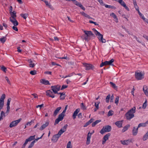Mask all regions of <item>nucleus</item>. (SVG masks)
<instances>
[{"mask_svg":"<svg viewBox=\"0 0 148 148\" xmlns=\"http://www.w3.org/2000/svg\"><path fill=\"white\" fill-rule=\"evenodd\" d=\"M136 108L134 107L129 110L125 114L127 120H130L134 116V113L136 112Z\"/></svg>","mask_w":148,"mask_h":148,"instance_id":"1","label":"nucleus"},{"mask_svg":"<svg viewBox=\"0 0 148 148\" xmlns=\"http://www.w3.org/2000/svg\"><path fill=\"white\" fill-rule=\"evenodd\" d=\"M83 31L85 34L82 36V37H83V39L85 40L86 41H88L90 40V36L94 35L93 34L91 31L85 30H83Z\"/></svg>","mask_w":148,"mask_h":148,"instance_id":"2","label":"nucleus"},{"mask_svg":"<svg viewBox=\"0 0 148 148\" xmlns=\"http://www.w3.org/2000/svg\"><path fill=\"white\" fill-rule=\"evenodd\" d=\"M94 33L98 36L99 40L102 43H105L106 42V40L105 39L103 38V35L101 34L99 32H98L95 29H92Z\"/></svg>","mask_w":148,"mask_h":148,"instance_id":"3","label":"nucleus"},{"mask_svg":"<svg viewBox=\"0 0 148 148\" xmlns=\"http://www.w3.org/2000/svg\"><path fill=\"white\" fill-rule=\"evenodd\" d=\"M111 130V127L110 125H106L103 127L102 129L100 131V133L101 134H103L104 133L106 132H110Z\"/></svg>","mask_w":148,"mask_h":148,"instance_id":"4","label":"nucleus"},{"mask_svg":"<svg viewBox=\"0 0 148 148\" xmlns=\"http://www.w3.org/2000/svg\"><path fill=\"white\" fill-rule=\"evenodd\" d=\"M135 77L138 80H141L144 78V73L136 72L135 73Z\"/></svg>","mask_w":148,"mask_h":148,"instance_id":"5","label":"nucleus"},{"mask_svg":"<svg viewBox=\"0 0 148 148\" xmlns=\"http://www.w3.org/2000/svg\"><path fill=\"white\" fill-rule=\"evenodd\" d=\"M35 135L31 136L28 138L25 141V143L23 145V147L21 148H24L27 143L28 142L31 141L35 139Z\"/></svg>","mask_w":148,"mask_h":148,"instance_id":"6","label":"nucleus"},{"mask_svg":"<svg viewBox=\"0 0 148 148\" xmlns=\"http://www.w3.org/2000/svg\"><path fill=\"white\" fill-rule=\"evenodd\" d=\"M60 87L61 86L59 85L52 86L51 87V90L55 94L57 93V92L60 90Z\"/></svg>","mask_w":148,"mask_h":148,"instance_id":"7","label":"nucleus"},{"mask_svg":"<svg viewBox=\"0 0 148 148\" xmlns=\"http://www.w3.org/2000/svg\"><path fill=\"white\" fill-rule=\"evenodd\" d=\"M114 61V60L113 59H112L110 61H106L104 62H102L100 64V66L102 67L104 66L108 65H111L112 63Z\"/></svg>","mask_w":148,"mask_h":148,"instance_id":"8","label":"nucleus"},{"mask_svg":"<svg viewBox=\"0 0 148 148\" xmlns=\"http://www.w3.org/2000/svg\"><path fill=\"white\" fill-rule=\"evenodd\" d=\"M21 119L14 121L12 122L10 125V127L11 128L16 126L21 121Z\"/></svg>","mask_w":148,"mask_h":148,"instance_id":"9","label":"nucleus"},{"mask_svg":"<svg viewBox=\"0 0 148 148\" xmlns=\"http://www.w3.org/2000/svg\"><path fill=\"white\" fill-rule=\"evenodd\" d=\"M61 135L58 133V134L55 135L53 136L51 139V140L54 142H56Z\"/></svg>","mask_w":148,"mask_h":148,"instance_id":"10","label":"nucleus"},{"mask_svg":"<svg viewBox=\"0 0 148 148\" xmlns=\"http://www.w3.org/2000/svg\"><path fill=\"white\" fill-rule=\"evenodd\" d=\"M83 64L85 67L86 69V70H90L93 67L92 65L89 64L84 63H83Z\"/></svg>","mask_w":148,"mask_h":148,"instance_id":"11","label":"nucleus"},{"mask_svg":"<svg viewBox=\"0 0 148 148\" xmlns=\"http://www.w3.org/2000/svg\"><path fill=\"white\" fill-rule=\"evenodd\" d=\"M110 135V134L108 133L104 136L102 140V144H105L106 141L108 140L109 137Z\"/></svg>","mask_w":148,"mask_h":148,"instance_id":"12","label":"nucleus"},{"mask_svg":"<svg viewBox=\"0 0 148 148\" xmlns=\"http://www.w3.org/2000/svg\"><path fill=\"white\" fill-rule=\"evenodd\" d=\"M68 125L67 124H66L64 126H63L59 131L58 132V133L61 135L65 132L66 130V128L67 127Z\"/></svg>","mask_w":148,"mask_h":148,"instance_id":"13","label":"nucleus"},{"mask_svg":"<svg viewBox=\"0 0 148 148\" xmlns=\"http://www.w3.org/2000/svg\"><path fill=\"white\" fill-rule=\"evenodd\" d=\"M92 134V133H90V132H89L88 134L87 140L86 143V144L87 145H88L90 143V139Z\"/></svg>","mask_w":148,"mask_h":148,"instance_id":"14","label":"nucleus"},{"mask_svg":"<svg viewBox=\"0 0 148 148\" xmlns=\"http://www.w3.org/2000/svg\"><path fill=\"white\" fill-rule=\"evenodd\" d=\"M46 95L50 97L53 98L55 97V95L53 94V92L50 90H48L46 92Z\"/></svg>","mask_w":148,"mask_h":148,"instance_id":"15","label":"nucleus"},{"mask_svg":"<svg viewBox=\"0 0 148 148\" xmlns=\"http://www.w3.org/2000/svg\"><path fill=\"white\" fill-rule=\"evenodd\" d=\"M10 13L11 15V16L10 18V19H16V12L14 11L13 12Z\"/></svg>","mask_w":148,"mask_h":148,"instance_id":"16","label":"nucleus"},{"mask_svg":"<svg viewBox=\"0 0 148 148\" xmlns=\"http://www.w3.org/2000/svg\"><path fill=\"white\" fill-rule=\"evenodd\" d=\"M121 142L123 145H128L131 142V140L129 139L124 140H121Z\"/></svg>","mask_w":148,"mask_h":148,"instance_id":"17","label":"nucleus"},{"mask_svg":"<svg viewBox=\"0 0 148 148\" xmlns=\"http://www.w3.org/2000/svg\"><path fill=\"white\" fill-rule=\"evenodd\" d=\"M49 123V121H47L45 124H43L40 127V130H43L48 125Z\"/></svg>","mask_w":148,"mask_h":148,"instance_id":"18","label":"nucleus"},{"mask_svg":"<svg viewBox=\"0 0 148 148\" xmlns=\"http://www.w3.org/2000/svg\"><path fill=\"white\" fill-rule=\"evenodd\" d=\"M143 90L145 94L148 96V88L146 86H144L143 88Z\"/></svg>","mask_w":148,"mask_h":148,"instance_id":"19","label":"nucleus"},{"mask_svg":"<svg viewBox=\"0 0 148 148\" xmlns=\"http://www.w3.org/2000/svg\"><path fill=\"white\" fill-rule=\"evenodd\" d=\"M79 109L78 108L76 109L75 110L74 112L73 115V119H74L76 118V116L77 115V114L79 112Z\"/></svg>","mask_w":148,"mask_h":148,"instance_id":"20","label":"nucleus"},{"mask_svg":"<svg viewBox=\"0 0 148 148\" xmlns=\"http://www.w3.org/2000/svg\"><path fill=\"white\" fill-rule=\"evenodd\" d=\"M61 107H58L54 111L53 114V116H56L58 114V113L59 112L60 110H61Z\"/></svg>","mask_w":148,"mask_h":148,"instance_id":"21","label":"nucleus"},{"mask_svg":"<svg viewBox=\"0 0 148 148\" xmlns=\"http://www.w3.org/2000/svg\"><path fill=\"white\" fill-rule=\"evenodd\" d=\"M40 82L44 85H50L49 81L46 80L44 79H42L40 80Z\"/></svg>","mask_w":148,"mask_h":148,"instance_id":"22","label":"nucleus"},{"mask_svg":"<svg viewBox=\"0 0 148 148\" xmlns=\"http://www.w3.org/2000/svg\"><path fill=\"white\" fill-rule=\"evenodd\" d=\"M10 21L13 23L14 26H17L18 25V23L16 19H10Z\"/></svg>","mask_w":148,"mask_h":148,"instance_id":"23","label":"nucleus"},{"mask_svg":"<svg viewBox=\"0 0 148 148\" xmlns=\"http://www.w3.org/2000/svg\"><path fill=\"white\" fill-rule=\"evenodd\" d=\"M45 3L46 5L51 9L52 10H53V8L52 6L51 5L50 3H49L46 0L43 1Z\"/></svg>","mask_w":148,"mask_h":148,"instance_id":"24","label":"nucleus"},{"mask_svg":"<svg viewBox=\"0 0 148 148\" xmlns=\"http://www.w3.org/2000/svg\"><path fill=\"white\" fill-rule=\"evenodd\" d=\"M148 124V120L145 123H142L139 124L138 126V127L139 128L141 127H145L147 125V124Z\"/></svg>","mask_w":148,"mask_h":148,"instance_id":"25","label":"nucleus"},{"mask_svg":"<svg viewBox=\"0 0 148 148\" xmlns=\"http://www.w3.org/2000/svg\"><path fill=\"white\" fill-rule=\"evenodd\" d=\"M138 127L137 128H136L135 127H134L132 130V134L134 136L136 135L138 133Z\"/></svg>","mask_w":148,"mask_h":148,"instance_id":"26","label":"nucleus"},{"mask_svg":"<svg viewBox=\"0 0 148 148\" xmlns=\"http://www.w3.org/2000/svg\"><path fill=\"white\" fill-rule=\"evenodd\" d=\"M115 124L119 127H122V121H119L116 122Z\"/></svg>","mask_w":148,"mask_h":148,"instance_id":"27","label":"nucleus"},{"mask_svg":"<svg viewBox=\"0 0 148 148\" xmlns=\"http://www.w3.org/2000/svg\"><path fill=\"white\" fill-rule=\"evenodd\" d=\"M28 62L29 63V66L30 67L33 68L35 66V64L31 60H29Z\"/></svg>","mask_w":148,"mask_h":148,"instance_id":"28","label":"nucleus"},{"mask_svg":"<svg viewBox=\"0 0 148 148\" xmlns=\"http://www.w3.org/2000/svg\"><path fill=\"white\" fill-rule=\"evenodd\" d=\"M101 121V120L100 119L97 120L95 122L92 123V127L95 126L97 124Z\"/></svg>","mask_w":148,"mask_h":148,"instance_id":"29","label":"nucleus"},{"mask_svg":"<svg viewBox=\"0 0 148 148\" xmlns=\"http://www.w3.org/2000/svg\"><path fill=\"white\" fill-rule=\"evenodd\" d=\"M5 113L4 112L2 111L1 113V115L0 117V121L3 119V118L5 117Z\"/></svg>","mask_w":148,"mask_h":148,"instance_id":"30","label":"nucleus"},{"mask_svg":"<svg viewBox=\"0 0 148 148\" xmlns=\"http://www.w3.org/2000/svg\"><path fill=\"white\" fill-rule=\"evenodd\" d=\"M133 4L134 5V7L136 9V10H137L139 9V8L137 5L136 2L135 0H134L133 1Z\"/></svg>","mask_w":148,"mask_h":148,"instance_id":"31","label":"nucleus"},{"mask_svg":"<svg viewBox=\"0 0 148 148\" xmlns=\"http://www.w3.org/2000/svg\"><path fill=\"white\" fill-rule=\"evenodd\" d=\"M148 138V131L143 136V140L144 141L146 140Z\"/></svg>","mask_w":148,"mask_h":148,"instance_id":"32","label":"nucleus"},{"mask_svg":"<svg viewBox=\"0 0 148 148\" xmlns=\"http://www.w3.org/2000/svg\"><path fill=\"white\" fill-rule=\"evenodd\" d=\"M21 16L25 19H26L28 16L27 13L21 14H20Z\"/></svg>","mask_w":148,"mask_h":148,"instance_id":"33","label":"nucleus"},{"mask_svg":"<svg viewBox=\"0 0 148 148\" xmlns=\"http://www.w3.org/2000/svg\"><path fill=\"white\" fill-rule=\"evenodd\" d=\"M110 16L114 18L116 20V22H118V19L117 17V16L114 13H111L110 14Z\"/></svg>","mask_w":148,"mask_h":148,"instance_id":"34","label":"nucleus"},{"mask_svg":"<svg viewBox=\"0 0 148 148\" xmlns=\"http://www.w3.org/2000/svg\"><path fill=\"white\" fill-rule=\"evenodd\" d=\"M65 97V93L64 92L62 93L61 94V95L60 96V99L61 100H63L64 99Z\"/></svg>","mask_w":148,"mask_h":148,"instance_id":"35","label":"nucleus"},{"mask_svg":"<svg viewBox=\"0 0 148 148\" xmlns=\"http://www.w3.org/2000/svg\"><path fill=\"white\" fill-rule=\"evenodd\" d=\"M130 127V125H127L125 126L122 130V132H124L126 131Z\"/></svg>","mask_w":148,"mask_h":148,"instance_id":"36","label":"nucleus"},{"mask_svg":"<svg viewBox=\"0 0 148 148\" xmlns=\"http://www.w3.org/2000/svg\"><path fill=\"white\" fill-rule=\"evenodd\" d=\"M76 5L80 7V8H81L83 10H85V8L82 5L81 3H79V2L77 3V4Z\"/></svg>","mask_w":148,"mask_h":148,"instance_id":"37","label":"nucleus"},{"mask_svg":"<svg viewBox=\"0 0 148 148\" xmlns=\"http://www.w3.org/2000/svg\"><path fill=\"white\" fill-rule=\"evenodd\" d=\"M105 6L106 8H111L114 9H116V7L114 6L108 5H105Z\"/></svg>","mask_w":148,"mask_h":148,"instance_id":"38","label":"nucleus"},{"mask_svg":"<svg viewBox=\"0 0 148 148\" xmlns=\"http://www.w3.org/2000/svg\"><path fill=\"white\" fill-rule=\"evenodd\" d=\"M64 116V115L62 113H61L59 115L58 118L62 121L63 119Z\"/></svg>","mask_w":148,"mask_h":148,"instance_id":"39","label":"nucleus"},{"mask_svg":"<svg viewBox=\"0 0 148 148\" xmlns=\"http://www.w3.org/2000/svg\"><path fill=\"white\" fill-rule=\"evenodd\" d=\"M1 67V69L4 72L6 73L7 71V68L4 66H0Z\"/></svg>","mask_w":148,"mask_h":148,"instance_id":"40","label":"nucleus"},{"mask_svg":"<svg viewBox=\"0 0 148 148\" xmlns=\"http://www.w3.org/2000/svg\"><path fill=\"white\" fill-rule=\"evenodd\" d=\"M118 2L123 7L126 4L123 0H119V1H118Z\"/></svg>","mask_w":148,"mask_h":148,"instance_id":"41","label":"nucleus"},{"mask_svg":"<svg viewBox=\"0 0 148 148\" xmlns=\"http://www.w3.org/2000/svg\"><path fill=\"white\" fill-rule=\"evenodd\" d=\"M5 97V94H2L0 99V101L4 102V100Z\"/></svg>","mask_w":148,"mask_h":148,"instance_id":"42","label":"nucleus"},{"mask_svg":"<svg viewBox=\"0 0 148 148\" xmlns=\"http://www.w3.org/2000/svg\"><path fill=\"white\" fill-rule=\"evenodd\" d=\"M110 84L113 88H114L115 89H117V87L116 86L115 84H114L112 82H110Z\"/></svg>","mask_w":148,"mask_h":148,"instance_id":"43","label":"nucleus"},{"mask_svg":"<svg viewBox=\"0 0 148 148\" xmlns=\"http://www.w3.org/2000/svg\"><path fill=\"white\" fill-rule=\"evenodd\" d=\"M66 148H72V146L71 145V141H69L68 143Z\"/></svg>","mask_w":148,"mask_h":148,"instance_id":"44","label":"nucleus"},{"mask_svg":"<svg viewBox=\"0 0 148 148\" xmlns=\"http://www.w3.org/2000/svg\"><path fill=\"white\" fill-rule=\"evenodd\" d=\"M6 40V38L5 37H3L2 38H0V41L2 43H4Z\"/></svg>","mask_w":148,"mask_h":148,"instance_id":"45","label":"nucleus"},{"mask_svg":"<svg viewBox=\"0 0 148 148\" xmlns=\"http://www.w3.org/2000/svg\"><path fill=\"white\" fill-rule=\"evenodd\" d=\"M35 143V141H32L28 146V148H32V147L34 145Z\"/></svg>","mask_w":148,"mask_h":148,"instance_id":"46","label":"nucleus"},{"mask_svg":"<svg viewBox=\"0 0 148 148\" xmlns=\"http://www.w3.org/2000/svg\"><path fill=\"white\" fill-rule=\"evenodd\" d=\"M147 100H146L143 105V108L145 109L147 106Z\"/></svg>","mask_w":148,"mask_h":148,"instance_id":"47","label":"nucleus"},{"mask_svg":"<svg viewBox=\"0 0 148 148\" xmlns=\"http://www.w3.org/2000/svg\"><path fill=\"white\" fill-rule=\"evenodd\" d=\"M113 111L112 110H110L108 114V116H112L113 114Z\"/></svg>","mask_w":148,"mask_h":148,"instance_id":"48","label":"nucleus"},{"mask_svg":"<svg viewBox=\"0 0 148 148\" xmlns=\"http://www.w3.org/2000/svg\"><path fill=\"white\" fill-rule=\"evenodd\" d=\"M30 73L32 75H35L36 74V70L31 71L30 72Z\"/></svg>","mask_w":148,"mask_h":148,"instance_id":"49","label":"nucleus"},{"mask_svg":"<svg viewBox=\"0 0 148 148\" xmlns=\"http://www.w3.org/2000/svg\"><path fill=\"white\" fill-rule=\"evenodd\" d=\"M81 108L82 109L84 110L86 109L85 106H84L83 103H82L81 104Z\"/></svg>","mask_w":148,"mask_h":148,"instance_id":"50","label":"nucleus"},{"mask_svg":"<svg viewBox=\"0 0 148 148\" xmlns=\"http://www.w3.org/2000/svg\"><path fill=\"white\" fill-rule=\"evenodd\" d=\"M119 96H117L115 100V103L116 105H117L119 103Z\"/></svg>","mask_w":148,"mask_h":148,"instance_id":"51","label":"nucleus"},{"mask_svg":"<svg viewBox=\"0 0 148 148\" xmlns=\"http://www.w3.org/2000/svg\"><path fill=\"white\" fill-rule=\"evenodd\" d=\"M61 121L62 120H61L60 119L58 118L55 120V123H54V125H56V124H58L60 121Z\"/></svg>","mask_w":148,"mask_h":148,"instance_id":"52","label":"nucleus"},{"mask_svg":"<svg viewBox=\"0 0 148 148\" xmlns=\"http://www.w3.org/2000/svg\"><path fill=\"white\" fill-rule=\"evenodd\" d=\"M110 95H108L106 99V101L107 103H108L109 101V99L110 97Z\"/></svg>","mask_w":148,"mask_h":148,"instance_id":"53","label":"nucleus"},{"mask_svg":"<svg viewBox=\"0 0 148 148\" xmlns=\"http://www.w3.org/2000/svg\"><path fill=\"white\" fill-rule=\"evenodd\" d=\"M4 105V102L0 101V110L1 109Z\"/></svg>","mask_w":148,"mask_h":148,"instance_id":"54","label":"nucleus"},{"mask_svg":"<svg viewBox=\"0 0 148 148\" xmlns=\"http://www.w3.org/2000/svg\"><path fill=\"white\" fill-rule=\"evenodd\" d=\"M99 102H97V103H95V106L97 108V109H98L99 108Z\"/></svg>","mask_w":148,"mask_h":148,"instance_id":"55","label":"nucleus"},{"mask_svg":"<svg viewBox=\"0 0 148 148\" xmlns=\"http://www.w3.org/2000/svg\"><path fill=\"white\" fill-rule=\"evenodd\" d=\"M142 19L146 23H147L148 24V19L145 18L144 16H143L142 17Z\"/></svg>","mask_w":148,"mask_h":148,"instance_id":"56","label":"nucleus"},{"mask_svg":"<svg viewBox=\"0 0 148 148\" xmlns=\"http://www.w3.org/2000/svg\"><path fill=\"white\" fill-rule=\"evenodd\" d=\"M44 134H43L42 135L40 138H38L36 139H34V140H33V141H35V142H36V141H37L38 140H39L40 139H41L42 138V136H43V135H44Z\"/></svg>","mask_w":148,"mask_h":148,"instance_id":"57","label":"nucleus"},{"mask_svg":"<svg viewBox=\"0 0 148 148\" xmlns=\"http://www.w3.org/2000/svg\"><path fill=\"white\" fill-rule=\"evenodd\" d=\"M16 26H14L12 27V28L14 30L16 31H18V29Z\"/></svg>","mask_w":148,"mask_h":148,"instance_id":"58","label":"nucleus"},{"mask_svg":"<svg viewBox=\"0 0 148 148\" xmlns=\"http://www.w3.org/2000/svg\"><path fill=\"white\" fill-rule=\"evenodd\" d=\"M67 87H68V86H67V85H63L62 86L61 89V90H63L64 89L67 88Z\"/></svg>","mask_w":148,"mask_h":148,"instance_id":"59","label":"nucleus"},{"mask_svg":"<svg viewBox=\"0 0 148 148\" xmlns=\"http://www.w3.org/2000/svg\"><path fill=\"white\" fill-rule=\"evenodd\" d=\"M123 7L124 8H125V9L127 11H130V9H129V8H128V7H127L126 6V4L125 5H124Z\"/></svg>","mask_w":148,"mask_h":148,"instance_id":"60","label":"nucleus"},{"mask_svg":"<svg viewBox=\"0 0 148 148\" xmlns=\"http://www.w3.org/2000/svg\"><path fill=\"white\" fill-rule=\"evenodd\" d=\"M44 73L45 74L51 75L52 74V72L51 71H46L44 72Z\"/></svg>","mask_w":148,"mask_h":148,"instance_id":"61","label":"nucleus"},{"mask_svg":"<svg viewBox=\"0 0 148 148\" xmlns=\"http://www.w3.org/2000/svg\"><path fill=\"white\" fill-rule=\"evenodd\" d=\"M11 100V99L10 98H9L8 99L7 103V105H10Z\"/></svg>","mask_w":148,"mask_h":148,"instance_id":"62","label":"nucleus"},{"mask_svg":"<svg viewBox=\"0 0 148 148\" xmlns=\"http://www.w3.org/2000/svg\"><path fill=\"white\" fill-rule=\"evenodd\" d=\"M137 11L138 12V14L142 18V17L143 16H144L140 12L139 9L137 10Z\"/></svg>","mask_w":148,"mask_h":148,"instance_id":"63","label":"nucleus"},{"mask_svg":"<svg viewBox=\"0 0 148 148\" xmlns=\"http://www.w3.org/2000/svg\"><path fill=\"white\" fill-rule=\"evenodd\" d=\"M81 13L82 14L83 16H84L85 17H86L87 16V15H88V14H86L85 13H84V12H81Z\"/></svg>","mask_w":148,"mask_h":148,"instance_id":"64","label":"nucleus"}]
</instances>
